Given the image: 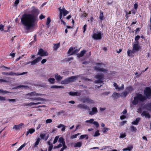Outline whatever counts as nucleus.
I'll use <instances>...</instances> for the list:
<instances>
[{
	"mask_svg": "<svg viewBox=\"0 0 151 151\" xmlns=\"http://www.w3.org/2000/svg\"><path fill=\"white\" fill-rule=\"evenodd\" d=\"M30 13L24 14L21 18V23L27 30L34 27L38 21L37 15L39 13L38 9L32 7Z\"/></svg>",
	"mask_w": 151,
	"mask_h": 151,
	"instance_id": "f257e3e1",
	"label": "nucleus"
},
{
	"mask_svg": "<svg viewBox=\"0 0 151 151\" xmlns=\"http://www.w3.org/2000/svg\"><path fill=\"white\" fill-rule=\"evenodd\" d=\"M146 97L141 94H137V96L134 98V100L132 101V104L134 105L137 104L139 101L143 102L146 100Z\"/></svg>",
	"mask_w": 151,
	"mask_h": 151,
	"instance_id": "f03ea898",
	"label": "nucleus"
},
{
	"mask_svg": "<svg viewBox=\"0 0 151 151\" xmlns=\"http://www.w3.org/2000/svg\"><path fill=\"white\" fill-rule=\"evenodd\" d=\"M77 78L78 77L77 76H72L62 81L61 83L62 84H68L75 81Z\"/></svg>",
	"mask_w": 151,
	"mask_h": 151,
	"instance_id": "7ed1b4c3",
	"label": "nucleus"
},
{
	"mask_svg": "<svg viewBox=\"0 0 151 151\" xmlns=\"http://www.w3.org/2000/svg\"><path fill=\"white\" fill-rule=\"evenodd\" d=\"M58 9L60 12L59 18L60 19H61L62 18L63 15V16H65L69 13L68 11H67L64 8L61 9V7H60Z\"/></svg>",
	"mask_w": 151,
	"mask_h": 151,
	"instance_id": "20e7f679",
	"label": "nucleus"
},
{
	"mask_svg": "<svg viewBox=\"0 0 151 151\" xmlns=\"http://www.w3.org/2000/svg\"><path fill=\"white\" fill-rule=\"evenodd\" d=\"M95 78L98 79L94 81L96 83H101L103 82V79L104 78V76L103 74H98L95 76Z\"/></svg>",
	"mask_w": 151,
	"mask_h": 151,
	"instance_id": "39448f33",
	"label": "nucleus"
},
{
	"mask_svg": "<svg viewBox=\"0 0 151 151\" xmlns=\"http://www.w3.org/2000/svg\"><path fill=\"white\" fill-rule=\"evenodd\" d=\"M101 65H103L102 63H98L97 65L94 67L95 70H96L97 71L103 72L104 73H107V70L103 68H101L100 67L101 66Z\"/></svg>",
	"mask_w": 151,
	"mask_h": 151,
	"instance_id": "423d86ee",
	"label": "nucleus"
},
{
	"mask_svg": "<svg viewBox=\"0 0 151 151\" xmlns=\"http://www.w3.org/2000/svg\"><path fill=\"white\" fill-rule=\"evenodd\" d=\"M27 72H23L22 73H14L13 72H11L10 73H5V72H2V73L4 75H10V76H12L14 75H15L16 76H19L21 75H23L25 74H26L27 73Z\"/></svg>",
	"mask_w": 151,
	"mask_h": 151,
	"instance_id": "0eeeda50",
	"label": "nucleus"
},
{
	"mask_svg": "<svg viewBox=\"0 0 151 151\" xmlns=\"http://www.w3.org/2000/svg\"><path fill=\"white\" fill-rule=\"evenodd\" d=\"M144 93L147 98L150 99L151 98V89L148 87H147L144 91Z\"/></svg>",
	"mask_w": 151,
	"mask_h": 151,
	"instance_id": "6e6552de",
	"label": "nucleus"
},
{
	"mask_svg": "<svg viewBox=\"0 0 151 151\" xmlns=\"http://www.w3.org/2000/svg\"><path fill=\"white\" fill-rule=\"evenodd\" d=\"M92 37L96 40H100L101 38V33L100 32L94 33L92 35Z\"/></svg>",
	"mask_w": 151,
	"mask_h": 151,
	"instance_id": "1a4fd4ad",
	"label": "nucleus"
},
{
	"mask_svg": "<svg viewBox=\"0 0 151 151\" xmlns=\"http://www.w3.org/2000/svg\"><path fill=\"white\" fill-rule=\"evenodd\" d=\"M79 51V50L74 48L72 47L70 48L69 50L68 53L70 54L69 55H72L78 52Z\"/></svg>",
	"mask_w": 151,
	"mask_h": 151,
	"instance_id": "9d476101",
	"label": "nucleus"
},
{
	"mask_svg": "<svg viewBox=\"0 0 151 151\" xmlns=\"http://www.w3.org/2000/svg\"><path fill=\"white\" fill-rule=\"evenodd\" d=\"M37 55H40L41 56H44L48 55V54L46 51L41 48L39 49L37 53Z\"/></svg>",
	"mask_w": 151,
	"mask_h": 151,
	"instance_id": "9b49d317",
	"label": "nucleus"
},
{
	"mask_svg": "<svg viewBox=\"0 0 151 151\" xmlns=\"http://www.w3.org/2000/svg\"><path fill=\"white\" fill-rule=\"evenodd\" d=\"M41 57H39L30 62L31 65H34L39 62L42 59Z\"/></svg>",
	"mask_w": 151,
	"mask_h": 151,
	"instance_id": "f8f14e48",
	"label": "nucleus"
},
{
	"mask_svg": "<svg viewBox=\"0 0 151 151\" xmlns=\"http://www.w3.org/2000/svg\"><path fill=\"white\" fill-rule=\"evenodd\" d=\"M98 112V111L97 108L96 107H94L92 108L91 111L89 112V114L90 115H93L97 113Z\"/></svg>",
	"mask_w": 151,
	"mask_h": 151,
	"instance_id": "ddd939ff",
	"label": "nucleus"
},
{
	"mask_svg": "<svg viewBox=\"0 0 151 151\" xmlns=\"http://www.w3.org/2000/svg\"><path fill=\"white\" fill-rule=\"evenodd\" d=\"M24 126V124L21 123L18 125H14L13 128L15 129L16 130H18L21 129Z\"/></svg>",
	"mask_w": 151,
	"mask_h": 151,
	"instance_id": "4468645a",
	"label": "nucleus"
},
{
	"mask_svg": "<svg viewBox=\"0 0 151 151\" xmlns=\"http://www.w3.org/2000/svg\"><path fill=\"white\" fill-rule=\"evenodd\" d=\"M29 99L34 101H40L42 102L45 101V99L41 97L31 98H29Z\"/></svg>",
	"mask_w": 151,
	"mask_h": 151,
	"instance_id": "2eb2a0df",
	"label": "nucleus"
},
{
	"mask_svg": "<svg viewBox=\"0 0 151 151\" xmlns=\"http://www.w3.org/2000/svg\"><path fill=\"white\" fill-rule=\"evenodd\" d=\"M83 103H87L89 104H94V101L88 98H86L83 100Z\"/></svg>",
	"mask_w": 151,
	"mask_h": 151,
	"instance_id": "dca6fc26",
	"label": "nucleus"
},
{
	"mask_svg": "<svg viewBox=\"0 0 151 151\" xmlns=\"http://www.w3.org/2000/svg\"><path fill=\"white\" fill-rule=\"evenodd\" d=\"M121 96V95L119 93L114 92L112 96V97L114 99H116L120 97Z\"/></svg>",
	"mask_w": 151,
	"mask_h": 151,
	"instance_id": "f3484780",
	"label": "nucleus"
},
{
	"mask_svg": "<svg viewBox=\"0 0 151 151\" xmlns=\"http://www.w3.org/2000/svg\"><path fill=\"white\" fill-rule=\"evenodd\" d=\"M142 116H145L146 118H149L150 116L148 112L147 111H143L141 114Z\"/></svg>",
	"mask_w": 151,
	"mask_h": 151,
	"instance_id": "a211bd4d",
	"label": "nucleus"
},
{
	"mask_svg": "<svg viewBox=\"0 0 151 151\" xmlns=\"http://www.w3.org/2000/svg\"><path fill=\"white\" fill-rule=\"evenodd\" d=\"M77 107L80 109H83L86 110L88 108V106L84 104H79L77 106Z\"/></svg>",
	"mask_w": 151,
	"mask_h": 151,
	"instance_id": "6ab92c4d",
	"label": "nucleus"
},
{
	"mask_svg": "<svg viewBox=\"0 0 151 151\" xmlns=\"http://www.w3.org/2000/svg\"><path fill=\"white\" fill-rule=\"evenodd\" d=\"M55 77L56 80L58 81H61L63 78V76H61L60 75H58V73L55 74Z\"/></svg>",
	"mask_w": 151,
	"mask_h": 151,
	"instance_id": "aec40b11",
	"label": "nucleus"
},
{
	"mask_svg": "<svg viewBox=\"0 0 151 151\" xmlns=\"http://www.w3.org/2000/svg\"><path fill=\"white\" fill-rule=\"evenodd\" d=\"M136 51L135 50H134L133 49L132 50H128L127 51V54L129 56L131 57L132 55L135 53Z\"/></svg>",
	"mask_w": 151,
	"mask_h": 151,
	"instance_id": "412c9836",
	"label": "nucleus"
},
{
	"mask_svg": "<svg viewBox=\"0 0 151 151\" xmlns=\"http://www.w3.org/2000/svg\"><path fill=\"white\" fill-rule=\"evenodd\" d=\"M61 127H62L61 129V131L62 132H64L65 129V126L64 125L62 124H60L59 125H58L57 126V127L59 128H60Z\"/></svg>",
	"mask_w": 151,
	"mask_h": 151,
	"instance_id": "4be33fe9",
	"label": "nucleus"
},
{
	"mask_svg": "<svg viewBox=\"0 0 151 151\" xmlns=\"http://www.w3.org/2000/svg\"><path fill=\"white\" fill-rule=\"evenodd\" d=\"M86 52V51L85 50L82 51L80 53H78L77 54L78 56V58H80L82 57L84 55Z\"/></svg>",
	"mask_w": 151,
	"mask_h": 151,
	"instance_id": "5701e85b",
	"label": "nucleus"
},
{
	"mask_svg": "<svg viewBox=\"0 0 151 151\" xmlns=\"http://www.w3.org/2000/svg\"><path fill=\"white\" fill-rule=\"evenodd\" d=\"M133 49L136 52L138 51L140 49L139 46L137 44H134L133 46Z\"/></svg>",
	"mask_w": 151,
	"mask_h": 151,
	"instance_id": "b1692460",
	"label": "nucleus"
},
{
	"mask_svg": "<svg viewBox=\"0 0 151 151\" xmlns=\"http://www.w3.org/2000/svg\"><path fill=\"white\" fill-rule=\"evenodd\" d=\"M140 119V118H137L135 121H134L132 122V124L137 125Z\"/></svg>",
	"mask_w": 151,
	"mask_h": 151,
	"instance_id": "393cba45",
	"label": "nucleus"
},
{
	"mask_svg": "<svg viewBox=\"0 0 151 151\" xmlns=\"http://www.w3.org/2000/svg\"><path fill=\"white\" fill-rule=\"evenodd\" d=\"M145 107L146 109L148 110H151V104L149 103L146 104L145 106Z\"/></svg>",
	"mask_w": 151,
	"mask_h": 151,
	"instance_id": "a878e982",
	"label": "nucleus"
},
{
	"mask_svg": "<svg viewBox=\"0 0 151 151\" xmlns=\"http://www.w3.org/2000/svg\"><path fill=\"white\" fill-rule=\"evenodd\" d=\"M35 129H31L29 130L27 132L26 136H27L29 133L32 134L35 132Z\"/></svg>",
	"mask_w": 151,
	"mask_h": 151,
	"instance_id": "bb28decb",
	"label": "nucleus"
},
{
	"mask_svg": "<svg viewBox=\"0 0 151 151\" xmlns=\"http://www.w3.org/2000/svg\"><path fill=\"white\" fill-rule=\"evenodd\" d=\"M86 138V139H88V137L87 134L82 135L80 136L79 139H80Z\"/></svg>",
	"mask_w": 151,
	"mask_h": 151,
	"instance_id": "cd10ccee",
	"label": "nucleus"
},
{
	"mask_svg": "<svg viewBox=\"0 0 151 151\" xmlns=\"http://www.w3.org/2000/svg\"><path fill=\"white\" fill-rule=\"evenodd\" d=\"M51 19H50V18L49 17H48L47 18V22L46 23V24L47 26V27L48 28H49V27H50V23L51 22Z\"/></svg>",
	"mask_w": 151,
	"mask_h": 151,
	"instance_id": "c85d7f7f",
	"label": "nucleus"
},
{
	"mask_svg": "<svg viewBox=\"0 0 151 151\" xmlns=\"http://www.w3.org/2000/svg\"><path fill=\"white\" fill-rule=\"evenodd\" d=\"M55 81V79L53 78H50L48 80V82L51 84H52L54 83Z\"/></svg>",
	"mask_w": 151,
	"mask_h": 151,
	"instance_id": "c756f323",
	"label": "nucleus"
},
{
	"mask_svg": "<svg viewBox=\"0 0 151 151\" xmlns=\"http://www.w3.org/2000/svg\"><path fill=\"white\" fill-rule=\"evenodd\" d=\"M82 145V143L80 142H77L74 144V147H80Z\"/></svg>",
	"mask_w": 151,
	"mask_h": 151,
	"instance_id": "7c9ffc66",
	"label": "nucleus"
},
{
	"mask_svg": "<svg viewBox=\"0 0 151 151\" xmlns=\"http://www.w3.org/2000/svg\"><path fill=\"white\" fill-rule=\"evenodd\" d=\"M60 43H59L57 44H55L54 45V50H56L60 46Z\"/></svg>",
	"mask_w": 151,
	"mask_h": 151,
	"instance_id": "2f4dec72",
	"label": "nucleus"
},
{
	"mask_svg": "<svg viewBox=\"0 0 151 151\" xmlns=\"http://www.w3.org/2000/svg\"><path fill=\"white\" fill-rule=\"evenodd\" d=\"M78 93V92H70L69 93V94L71 96H80V93H78V94L77 95Z\"/></svg>",
	"mask_w": 151,
	"mask_h": 151,
	"instance_id": "473e14b6",
	"label": "nucleus"
},
{
	"mask_svg": "<svg viewBox=\"0 0 151 151\" xmlns=\"http://www.w3.org/2000/svg\"><path fill=\"white\" fill-rule=\"evenodd\" d=\"M28 88V87L27 86H24V85H20L18 86L17 87H15L14 88V89H17L19 88Z\"/></svg>",
	"mask_w": 151,
	"mask_h": 151,
	"instance_id": "72a5a7b5",
	"label": "nucleus"
},
{
	"mask_svg": "<svg viewBox=\"0 0 151 151\" xmlns=\"http://www.w3.org/2000/svg\"><path fill=\"white\" fill-rule=\"evenodd\" d=\"M126 89L128 92H131L133 90V88L132 87L129 86L127 87Z\"/></svg>",
	"mask_w": 151,
	"mask_h": 151,
	"instance_id": "f704fd0d",
	"label": "nucleus"
},
{
	"mask_svg": "<svg viewBox=\"0 0 151 151\" xmlns=\"http://www.w3.org/2000/svg\"><path fill=\"white\" fill-rule=\"evenodd\" d=\"M132 148H133L132 146H131L128 147H127V148L124 149H123V150L124 151H126V150H128V151H130L132 149Z\"/></svg>",
	"mask_w": 151,
	"mask_h": 151,
	"instance_id": "c9c22d12",
	"label": "nucleus"
},
{
	"mask_svg": "<svg viewBox=\"0 0 151 151\" xmlns=\"http://www.w3.org/2000/svg\"><path fill=\"white\" fill-rule=\"evenodd\" d=\"M40 138H38L36 141L35 144V147H37V145L39 144V143L40 142Z\"/></svg>",
	"mask_w": 151,
	"mask_h": 151,
	"instance_id": "e433bc0d",
	"label": "nucleus"
},
{
	"mask_svg": "<svg viewBox=\"0 0 151 151\" xmlns=\"http://www.w3.org/2000/svg\"><path fill=\"white\" fill-rule=\"evenodd\" d=\"M81 134L80 133H78L76 134L73 135L71 136L70 137V138L71 139H73L74 138H75L77 137L80 135Z\"/></svg>",
	"mask_w": 151,
	"mask_h": 151,
	"instance_id": "4c0bfd02",
	"label": "nucleus"
},
{
	"mask_svg": "<svg viewBox=\"0 0 151 151\" xmlns=\"http://www.w3.org/2000/svg\"><path fill=\"white\" fill-rule=\"evenodd\" d=\"M63 87L60 86H56V85H53V86H51V88H63Z\"/></svg>",
	"mask_w": 151,
	"mask_h": 151,
	"instance_id": "58836bf2",
	"label": "nucleus"
},
{
	"mask_svg": "<svg viewBox=\"0 0 151 151\" xmlns=\"http://www.w3.org/2000/svg\"><path fill=\"white\" fill-rule=\"evenodd\" d=\"M65 112V111L64 110H61L59 112H57V115L58 116H60L61 114H63Z\"/></svg>",
	"mask_w": 151,
	"mask_h": 151,
	"instance_id": "ea45409f",
	"label": "nucleus"
},
{
	"mask_svg": "<svg viewBox=\"0 0 151 151\" xmlns=\"http://www.w3.org/2000/svg\"><path fill=\"white\" fill-rule=\"evenodd\" d=\"M26 145V143H24L23 145H22L17 150V151H19L21 150L22 148H23Z\"/></svg>",
	"mask_w": 151,
	"mask_h": 151,
	"instance_id": "a19ab883",
	"label": "nucleus"
},
{
	"mask_svg": "<svg viewBox=\"0 0 151 151\" xmlns=\"http://www.w3.org/2000/svg\"><path fill=\"white\" fill-rule=\"evenodd\" d=\"M94 119H91L89 120H86V123H89L90 124H93V122Z\"/></svg>",
	"mask_w": 151,
	"mask_h": 151,
	"instance_id": "79ce46f5",
	"label": "nucleus"
},
{
	"mask_svg": "<svg viewBox=\"0 0 151 151\" xmlns=\"http://www.w3.org/2000/svg\"><path fill=\"white\" fill-rule=\"evenodd\" d=\"M103 12L101 11L100 14L99 18L101 20H103Z\"/></svg>",
	"mask_w": 151,
	"mask_h": 151,
	"instance_id": "37998d69",
	"label": "nucleus"
},
{
	"mask_svg": "<svg viewBox=\"0 0 151 151\" xmlns=\"http://www.w3.org/2000/svg\"><path fill=\"white\" fill-rule=\"evenodd\" d=\"M35 94H36V93H35V92H32L28 93L27 94V95H29L30 96H35Z\"/></svg>",
	"mask_w": 151,
	"mask_h": 151,
	"instance_id": "c03bdc74",
	"label": "nucleus"
},
{
	"mask_svg": "<svg viewBox=\"0 0 151 151\" xmlns=\"http://www.w3.org/2000/svg\"><path fill=\"white\" fill-rule=\"evenodd\" d=\"M130 128L132 131L136 132L137 130L136 128L133 126H130Z\"/></svg>",
	"mask_w": 151,
	"mask_h": 151,
	"instance_id": "a18cd8bd",
	"label": "nucleus"
},
{
	"mask_svg": "<svg viewBox=\"0 0 151 151\" xmlns=\"http://www.w3.org/2000/svg\"><path fill=\"white\" fill-rule=\"evenodd\" d=\"M100 135V134L99 133V131L97 130L95 132V134L93 135V136L94 137H96L99 136Z\"/></svg>",
	"mask_w": 151,
	"mask_h": 151,
	"instance_id": "49530a36",
	"label": "nucleus"
},
{
	"mask_svg": "<svg viewBox=\"0 0 151 151\" xmlns=\"http://www.w3.org/2000/svg\"><path fill=\"white\" fill-rule=\"evenodd\" d=\"M93 124H94L96 127V128H98L99 127V124L96 121L93 122Z\"/></svg>",
	"mask_w": 151,
	"mask_h": 151,
	"instance_id": "de8ad7c7",
	"label": "nucleus"
},
{
	"mask_svg": "<svg viewBox=\"0 0 151 151\" xmlns=\"http://www.w3.org/2000/svg\"><path fill=\"white\" fill-rule=\"evenodd\" d=\"M128 94V92L127 91H124L122 93V95L124 97L126 96Z\"/></svg>",
	"mask_w": 151,
	"mask_h": 151,
	"instance_id": "09e8293b",
	"label": "nucleus"
},
{
	"mask_svg": "<svg viewBox=\"0 0 151 151\" xmlns=\"http://www.w3.org/2000/svg\"><path fill=\"white\" fill-rule=\"evenodd\" d=\"M59 136H56L54 139V140L53 141V143L54 144H55V143L57 142L58 140V139L59 138Z\"/></svg>",
	"mask_w": 151,
	"mask_h": 151,
	"instance_id": "8fccbe9b",
	"label": "nucleus"
},
{
	"mask_svg": "<svg viewBox=\"0 0 151 151\" xmlns=\"http://www.w3.org/2000/svg\"><path fill=\"white\" fill-rule=\"evenodd\" d=\"M114 87H115V89H117L118 91H119V88L118 85L116 83H114Z\"/></svg>",
	"mask_w": 151,
	"mask_h": 151,
	"instance_id": "3c124183",
	"label": "nucleus"
},
{
	"mask_svg": "<svg viewBox=\"0 0 151 151\" xmlns=\"http://www.w3.org/2000/svg\"><path fill=\"white\" fill-rule=\"evenodd\" d=\"M9 81L5 79H0V83H2L3 82L7 83Z\"/></svg>",
	"mask_w": 151,
	"mask_h": 151,
	"instance_id": "603ef678",
	"label": "nucleus"
},
{
	"mask_svg": "<svg viewBox=\"0 0 151 151\" xmlns=\"http://www.w3.org/2000/svg\"><path fill=\"white\" fill-rule=\"evenodd\" d=\"M45 122L46 124L50 123L52 122V120L51 119H48L46 120Z\"/></svg>",
	"mask_w": 151,
	"mask_h": 151,
	"instance_id": "864d4df0",
	"label": "nucleus"
},
{
	"mask_svg": "<svg viewBox=\"0 0 151 151\" xmlns=\"http://www.w3.org/2000/svg\"><path fill=\"white\" fill-rule=\"evenodd\" d=\"M62 146V145L61 144H60L57 146H55L54 147V149L58 148L61 147Z\"/></svg>",
	"mask_w": 151,
	"mask_h": 151,
	"instance_id": "5fc2aeb1",
	"label": "nucleus"
},
{
	"mask_svg": "<svg viewBox=\"0 0 151 151\" xmlns=\"http://www.w3.org/2000/svg\"><path fill=\"white\" fill-rule=\"evenodd\" d=\"M7 101H8L10 102H14L16 101V100L14 99H8L7 100Z\"/></svg>",
	"mask_w": 151,
	"mask_h": 151,
	"instance_id": "6e6d98bb",
	"label": "nucleus"
},
{
	"mask_svg": "<svg viewBox=\"0 0 151 151\" xmlns=\"http://www.w3.org/2000/svg\"><path fill=\"white\" fill-rule=\"evenodd\" d=\"M109 130V129L107 127H105L103 129L102 131L103 132L105 133L107 131Z\"/></svg>",
	"mask_w": 151,
	"mask_h": 151,
	"instance_id": "4d7b16f0",
	"label": "nucleus"
},
{
	"mask_svg": "<svg viewBox=\"0 0 151 151\" xmlns=\"http://www.w3.org/2000/svg\"><path fill=\"white\" fill-rule=\"evenodd\" d=\"M0 68L4 69V70L10 69V68H8V67H6L4 65L1 66L0 67Z\"/></svg>",
	"mask_w": 151,
	"mask_h": 151,
	"instance_id": "13d9d810",
	"label": "nucleus"
},
{
	"mask_svg": "<svg viewBox=\"0 0 151 151\" xmlns=\"http://www.w3.org/2000/svg\"><path fill=\"white\" fill-rule=\"evenodd\" d=\"M64 141V139L62 137H60L59 138L58 142L61 143L63 142Z\"/></svg>",
	"mask_w": 151,
	"mask_h": 151,
	"instance_id": "bf43d9fd",
	"label": "nucleus"
},
{
	"mask_svg": "<svg viewBox=\"0 0 151 151\" xmlns=\"http://www.w3.org/2000/svg\"><path fill=\"white\" fill-rule=\"evenodd\" d=\"M5 98L3 96H0V101H5Z\"/></svg>",
	"mask_w": 151,
	"mask_h": 151,
	"instance_id": "052dcab7",
	"label": "nucleus"
},
{
	"mask_svg": "<svg viewBox=\"0 0 151 151\" xmlns=\"http://www.w3.org/2000/svg\"><path fill=\"white\" fill-rule=\"evenodd\" d=\"M10 93V92L8 91H4L2 89V94H6L8 93Z\"/></svg>",
	"mask_w": 151,
	"mask_h": 151,
	"instance_id": "680f3d73",
	"label": "nucleus"
},
{
	"mask_svg": "<svg viewBox=\"0 0 151 151\" xmlns=\"http://www.w3.org/2000/svg\"><path fill=\"white\" fill-rule=\"evenodd\" d=\"M45 18V16H44L42 14H41L39 17V18H40V19L41 20L44 19Z\"/></svg>",
	"mask_w": 151,
	"mask_h": 151,
	"instance_id": "e2e57ef3",
	"label": "nucleus"
},
{
	"mask_svg": "<svg viewBox=\"0 0 151 151\" xmlns=\"http://www.w3.org/2000/svg\"><path fill=\"white\" fill-rule=\"evenodd\" d=\"M126 136L125 134H120V137L121 138H124Z\"/></svg>",
	"mask_w": 151,
	"mask_h": 151,
	"instance_id": "0e129e2a",
	"label": "nucleus"
},
{
	"mask_svg": "<svg viewBox=\"0 0 151 151\" xmlns=\"http://www.w3.org/2000/svg\"><path fill=\"white\" fill-rule=\"evenodd\" d=\"M52 147H53L52 145H50L49 147L48 151H51L52 148Z\"/></svg>",
	"mask_w": 151,
	"mask_h": 151,
	"instance_id": "69168bd1",
	"label": "nucleus"
},
{
	"mask_svg": "<svg viewBox=\"0 0 151 151\" xmlns=\"http://www.w3.org/2000/svg\"><path fill=\"white\" fill-rule=\"evenodd\" d=\"M119 91H120L121 90H122L124 88V85L123 84H122L121 86L119 87Z\"/></svg>",
	"mask_w": 151,
	"mask_h": 151,
	"instance_id": "338daca9",
	"label": "nucleus"
},
{
	"mask_svg": "<svg viewBox=\"0 0 151 151\" xmlns=\"http://www.w3.org/2000/svg\"><path fill=\"white\" fill-rule=\"evenodd\" d=\"M40 136L42 139H44V137H45V135L44 134H40Z\"/></svg>",
	"mask_w": 151,
	"mask_h": 151,
	"instance_id": "774afa93",
	"label": "nucleus"
}]
</instances>
